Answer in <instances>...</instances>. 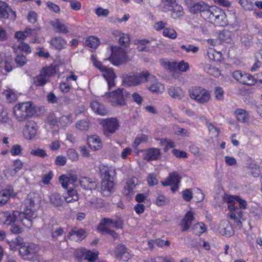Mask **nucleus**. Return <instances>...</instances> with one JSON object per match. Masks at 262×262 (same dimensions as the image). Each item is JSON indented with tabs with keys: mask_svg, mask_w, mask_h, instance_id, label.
Returning <instances> with one entry per match:
<instances>
[{
	"mask_svg": "<svg viewBox=\"0 0 262 262\" xmlns=\"http://www.w3.org/2000/svg\"><path fill=\"white\" fill-rule=\"evenodd\" d=\"M36 113V107L32 101L19 103L13 108L14 117L18 122L29 121Z\"/></svg>",
	"mask_w": 262,
	"mask_h": 262,
	"instance_id": "f257e3e1",
	"label": "nucleus"
},
{
	"mask_svg": "<svg viewBox=\"0 0 262 262\" xmlns=\"http://www.w3.org/2000/svg\"><path fill=\"white\" fill-rule=\"evenodd\" d=\"M205 20L217 27H224L228 24L225 13L216 7H211Z\"/></svg>",
	"mask_w": 262,
	"mask_h": 262,
	"instance_id": "f03ea898",
	"label": "nucleus"
},
{
	"mask_svg": "<svg viewBox=\"0 0 262 262\" xmlns=\"http://www.w3.org/2000/svg\"><path fill=\"white\" fill-rule=\"evenodd\" d=\"M37 206L35 200L30 195H28L24 201V212L21 213L23 214L24 220L27 222L28 226L32 225V220L35 219L37 216Z\"/></svg>",
	"mask_w": 262,
	"mask_h": 262,
	"instance_id": "7ed1b4c3",
	"label": "nucleus"
},
{
	"mask_svg": "<svg viewBox=\"0 0 262 262\" xmlns=\"http://www.w3.org/2000/svg\"><path fill=\"white\" fill-rule=\"evenodd\" d=\"M129 93L124 89L118 88L108 94V100L111 105L115 107H122L126 105V98Z\"/></svg>",
	"mask_w": 262,
	"mask_h": 262,
	"instance_id": "20e7f679",
	"label": "nucleus"
},
{
	"mask_svg": "<svg viewBox=\"0 0 262 262\" xmlns=\"http://www.w3.org/2000/svg\"><path fill=\"white\" fill-rule=\"evenodd\" d=\"M188 92L190 97L199 104H206L211 99L210 92L202 87H192Z\"/></svg>",
	"mask_w": 262,
	"mask_h": 262,
	"instance_id": "39448f33",
	"label": "nucleus"
},
{
	"mask_svg": "<svg viewBox=\"0 0 262 262\" xmlns=\"http://www.w3.org/2000/svg\"><path fill=\"white\" fill-rule=\"evenodd\" d=\"M112 54L109 60L113 64L119 66L128 60V57L124 48L119 47L111 48Z\"/></svg>",
	"mask_w": 262,
	"mask_h": 262,
	"instance_id": "423d86ee",
	"label": "nucleus"
},
{
	"mask_svg": "<svg viewBox=\"0 0 262 262\" xmlns=\"http://www.w3.org/2000/svg\"><path fill=\"white\" fill-rule=\"evenodd\" d=\"M99 123L102 125L103 134L106 137H110L114 134L119 126V121L116 118H114L101 119Z\"/></svg>",
	"mask_w": 262,
	"mask_h": 262,
	"instance_id": "0eeeda50",
	"label": "nucleus"
},
{
	"mask_svg": "<svg viewBox=\"0 0 262 262\" xmlns=\"http://www.w3.org/2000/svg\"><path fill=\"white\" fill-rule=\"evenodd\" d=\"M3 214L5 219L4 222L5 225H10L19 220L23 222L24 224L27 226L28 223H26V221L24 220L23 214H21V213L17 211H5L3 212Z\"/></svg>",
	"mask_w": 262,
	"mask_h": 262,
	"instance_id": "6e6552de",
	"label": "nucleus"
},
{
	"mask_svg": "<svg viewBox=\"0 0 262 262\" xmlns=\"http://www.w3.org/2000/svg\"><path fill=\"white\" fill-rule=\"evenodd\" d=\"M211 7L204 2H199L196 3L194 6L192 7L190 12L192 14L199 13L201 16L205 20Z\"/></svg>",
	"mask_w": 262,
	"mask_h": 262,
	"instance_id": "1a4fd4ad",
	"label": "nucleus"
},
{
	"mask_svg": "<svg viewBox=\"0 0 262 262\" xmlns=\"http://www.w3.org/2000/svg\"><path fill=\"white\" fill-rule=\"evenodd\" d=\"M36 251L37 247L34 244L23 245L19 249V254L24 259H29L36 253Z\"/></svg>",
	"mask_w": 262,
	"mask_h": 262,
	"instance_id": "9d476101",
	"label": "nucleus"
},
{
	"mask_svg": "<svg viewBox=\"0 0 262 262\" xmlns=\"http://www.w3.org/2000/svg\"><path fill=\"white\" fill-rule=\"evenodd\" d=\"M262 76V73H261ZM232 76L235 80L238 82H247L251 80L254 82H262V79H256L250 74L241 70H236L232 73Z\"/></svg>",
	"mask_w": 262,
	"mask_h": 262,
	"instance_id": "9b49d317",
	"label": "nucleus"
},
{
	"mask_svg": "<svg viewBox=\"0 0 262 262\" xmlns=\"http://www.w3.org/2000/svg\"><path fill=\"white\" fill-rule=\"evenodd\" d=\"M37 125L33 120L27 121L26 123L23 134L25 137L28 139H33L37 134Z\"/></svg>",
	"mask_w": 262,
	"mask_h": 262,
	"instance_id": "f8f14e48",
	"label": "nucleus"
},
{
	"mask_svg": "<svg viewBox=\"0 0 262 262\" xmlns=\"http://www.w3.org/2000/svg\"><path fill=\"white\" fill-rule=\"evenodd\" d=\"M99 171L102 180L115 179L116 173L113 167L101 164L99 166Z\"/></svg>",
	"mask_w": 262,
	"mask_h": 262,
	"instance_id": "ddd939ff",
	"label": "nucleus"
},
{
	"mask_svg": "<svg viewBox=\"0 0 262 262\" xmlns=\"http://www.w3.org/2000/svg\"><path fill=\"white\" fill-rule=\"evenodd\" d=\"M56 73V66L51 65L42 69L40 74L37 76L38 82H47L49 78Z\"/></svg>",
	"mask_w": 262,
	"mask_h": 262,
	"instance_id": "4468645a",
	"label": "nucleus"
},
{
	"mask_svg": "<svg viewBox=\"0 0 262 262\" xmlns=\"http://www.w3.org/2000/svg\"><path fill=\"white\" fill-rule=\"evenodd\" d=\"M115 257L119 260L127 261L130 258V255L126 247L122 244L117 245L115 249Z\"/></svg>",
	"mask_w": 262,
	"mask_h": 262,
	"instance_id": "2eb2a0df",
	"label": "nucleus"
},
{
	"mask_svg": "<svg viewBox=\"0 0 262 262\" xmlns=\"http://www.w3.org/2000/svg\"><path fill=\"white\" fill-rule=\"evenodd\" d=\"M79 182L81 187L85 190H95L98 186L97 182L95 179L86 177H80Z\"/></svg>",
	"mask_w": 262,
	"mask_h": 262,
	"instance_id": "dca6fc26",
	"label": "nucleus"
},
{
	"mask_svg": "<svg viewBox=\"0 0 262 262\" xmlns=\"http://www.w3.org/2000/svg\"><path fill=\"white\" fill-rule=\"evenodd\" d=\"M13 187L11 185H8L6 188L0 191V206L6 204L11 196H15Z\"/></svg>",
	"mask_w": 262,
	"mask_h": 262,
	"instance_id": "f3484780",
	"label": "nucleus"
},
{
	"mask_svg": "<svg viewBox=\"0 0 262 262\" xmlns=\"http://www.w3.org/2000/svg\"><path fill=\"white\" fill-rule=\"evenodd\" d=\"M194 219V214L192 211H188L186 213L180 224L182 232H185L190 228Z\"/></svg>",
	"mask_w": 262,
	"mask_h": 262,
	"instance_id": "a211bd4d",
	"label": "nucleus"
},
{
	"mask_svg": "<svg viewBox=\"0 0 262 262\" xmlns=\"http://www.w3.org/2000/svg\"><path fill=\"white\" fill-rule=\"evenodd\" d=\"M10 14L13 15L11 18L14 20L16 18L15 12L9 7L7 3L0 1V17L8 18Z\"/></svg>",
	"mask_w": 262,
	"mask_h": 262,
	"instance_id": "6ab92c4d",
	"label": "nucleus"
},
{
	"mask_svg": "<svg viewBox=\"0 0 262 262\" xmlns=\"http://www.w3.org/2000/svg\"><path fill=\"white\" fill-rule=\"evenodd\" d=\"M115 179L102 180L101 190L104 195H108L114 190Z\"/></svg>",
	"mask_w": 262,
	"mask_h": 262,
	"instance_id": "aec40b11",
	"label": "nucleus"
},
{
	"mask_svg": "<svg viewBox=\"0 0 262 262\" xmlns=\"http://www.w3.org/2000/svg\"><path fill=\"white\" fill-rule=\"evenodd\" d=\"M91 107L94 112L101 116L106 115L108 113V111L104 105L97 101H92Z\"/></svg>",
	"mask_w": 262,
	"mask_h": 262,
	"instance_id": "412c9836",
	"label": "nucleus"
},
{
	"mask_svg": "<svg viewBox=\"0 0 262 262\" xmlns=\"http://www.w3.org/2000/svg\"><path fill=\"white\" fill-rule=\"evenodd\" d=\"M88 143L90 148L95 150L101 149L102 146L101 140L97 135H93L89 137Z\"/></svg>",
	"mask_w": 262,
	"mask_h": 262,
	"instance_id": "4be33fe9",
	"label": "nucleus"
},
{
	"mask_svg": "<svg viewBox=\"0 0 262 262\" xmlns=\"http://www.w3.org/2000/svg\"><path fill=\"white\" fill-rule=\"evenodd\" d=\"M234 115L237 120L241 123H245L249 121L250 115L249 113L245 109L237 108L234 111Z\"/></svg>",
	"mask_w": 262,
	"mask_h": 262,
	"instance_id": "5701e85b",
	"label": "nucleus"
},
{
	"mask_svg": "<svg viewBox=\"0 0 262 262\" xmlns=\"http://www.w3.org/2000/svg\"><path fill=\"white\" fill-rule=\"evenodd\" d=\"M122 82H141V73L130 72L122 74L121 76Z\"/></svg>",
	"mask_w": 262,
	"mask_h": 262,
	"instance_id": "b1692460",
	"label": "nucleus"
},
{
	"mask_svg": "<svg viewBox=\"0 0 262 262\" xmlns=\"http://www.w3.org/2000/svg\"><path fill=\"white\" fill-rule=\"evenodd\" d=\"M67 236L69 238L72 239H74V236H75L77 238V239L81 240L86 237V234L84 229L75 227L69 232Z\"/></svg>",
	"mask_w": 262,
	"mask_h": 262,
	"instance_id": "393cba45",
	"label": "nucleus"
},
{
	"mask_svg": "<svg viewBox=\"0 0 262 262\" xmlns=\"http://www.w3.org/2000/svg\"><path fill=\"white\" fill-rule=\"evenodd\" d=\"M181 181V178L177 172H173L169 174L168 177L162 184L164 186H170L174 184H179Z\"/></svg>",
	"mask_w": 262,
	"mask_h": 262,
	"instance_id": "a878e982",
	"label": "nucleus"
},
{
	"mask_svg": "<svg viewBox=\"0 0 262 262\" xmlns=\"http://www.w3.org/2000/svg\"><path fill=\"white\" fill-rule=\"evenodd\" d=\"M160 155L159 149L156 148H150L147 149L144 154V159L147 161L157 160Z\"/></svg>",
	"mask_w": 262,
	"mask_h": 262,
	"instance_id": "bb28decb",
	"label": "nucleus"
},
{
	"mask_svg": "<svg viewBox=\"0 0 262 262\" xmlns=\"http://www.w3.org/2000/svg\"><path fill=\"white\" fill-rule=\"evenodd\" d=\"M51 46L58 50L64 49L67 45L66 40L61 37L52 38L50 41Z\"/></svg>",
	"mask_w": 262,
	"mask_h": 262,
	"instance_id": "cd10ccee",
	"label": "nucleus"
},
{
	"mask_svg": "<svg viewBox=\"0 0 262 262\" xmlns=\"http://www.w3.org/2000/svg\"><path fill=\"white\" fill-rule=\"evenodd\" d=\"M87 201L90 203L92 207L96 209L102 208L105 206L104 201L98 197H93L90 199L86 198Z\"/></svg>",
	"mask_w": 262,
	"mask_h": 262,
	"instance_id": "c85d7f7f",
	"label": "nucleus"
},
{
	"mask_svg": "<svg viewBox=\"0 0 262 262\" xmlns=\"http://www.w3.org/2000/svg\"><path fill=\"white\" fill-rule=\"evenodd\" d=\"M220 228L223 233L228 236L233 234V230L231 224L227 221L222 222L220 225Z\"/></svg>",
	"mask_w": 262,
	"mask_h": 262,
	"instance_id": "c756f323",
	"label": "nucleus"
},
{
	"mask_svg": "<svg viewBox=\"0 0 262 262\" xmlns=\"http://www.w3.org/2000/svg\"><path fill=\"white\" fill-rule=\"evenodd\" d=\"M23 163L19 160L17 159L13 162L12 167L9 168L7 172L11 176H14L23 167Z\"/></svg>",
	"mask_w": 262,
	"mask_h": 262,
	"instance_id": "7c9ffc66",
	"label": "nucleus"
},
{
	"mask_svg": "<svg viewBox=\"0 0 262 262\" xmlns=\"http://www.w3.org/2000/svg\"><path fill=\"white\" fill-rule=\"evenodd\" d=\"M64 199L67 203H71L77 201L79 196L76 190L70 189L68 190L64 196Z\"/></svg>",
	"mask_w": 262,
	"mask_h": 262,
	"instance_id": "2f4dec72",
	"label": "nucleus"
},
{
	"mask_svg": "<svg viewBox=\"0 0 262 262\" xmlns=\"http://www.w3.org/2000/svg\"><path fill=\"white\" fill-rule=\"evenodd\" d=\"M51 203L55 207L61 206L63 203L61 196L56 193H52L50 196Z\"/></svg>",
	"mask_w": 262,
	"mask_h": 262,
	"instance_id": "473e14b6",
	"label": "nucleus"
},
{
	"mask_svg": "<svg viewBox=\"0 0 262 262\" xmlns=\"http://www.w3.org/2000/svg\"><path fill=\"white\" fill-rule=\"evenodd\" d=\"M171 8V16L174 19H177L182 16L184 14L183 8L180 5H178L177 3L173 5Z\"/></svg>",
	"mask_w": 262,
	"mask_h": 262,
	"instance_id": "72a5a7b5",
	"label": "nucleus"
},
{
	"mask_svg": "<svg viewBox=\"0 0 262 262\" xmlns=\"http://www.w3.org/2000/svg\"><path fill=\"white\" fill-rule=\"evenodd\" d=\"M103 73V76L107 81V82H114V80L116 78V76L114 72V70L112 68H108L107 67L106 69L102 72Z\"/></svg>",
	"mask_w": 262,
	"mask_h": 262,
	"instance_id": "f704fd0d",
	"label": "nucleus"
},
{
	"mask_svg": "<svg viewBox=\"0 0 262 262\" xmlns=\"http://www.w3.org/2000/svg\"><path fill=\"white\" fill-rule=\"evenodd\" d=\"M161 64L166 69L169 70L170 72H174L177 70L176 61L170 62L166 59H162L160 60Z\"/></svg>",
	"mask_w": 262,
	"mask_h": 262,
	"instance_id": "c9c22d12",
	"label": "nucleus"
},
{
	"mask_svg": "<svg viewBox=\"0 0 262 262\" xmlns=\"http://www.w3.org/2000/svg\"><path fill=\"white\" fill-rule=\"evenodd\" d=\"M168 94L173 98L181 99L183 96V93L179 87H170L168 89Z\"/></svg>",
	"mask_w": 262,
	"mask_h": 262,
	"instance_id": "e433bc0d",
	"label": "nucleus"
},
{
	"mask_svg": "<svg viewBox=\"0 0 262 262\" xmlns=\"http://www.w3.org/2000/svg\"><path fill=\"white\" fill-rule=\"evenodd\" d=\"M193 233L196 235H200L201 234L205 233L206 230V226L203 223H198L195 224L192 228Z\"/></svg>",
	"mask_w": 262,
	"mask_h": 262,
	"instance_id": "4c0bfd02",
	"label": "nucleus"
},
{
	"mask_svg": "<svg viewBox=\"0 0 262 262\" xmlns=\"http://www.w3.org/2000/svg\"><path fill=\"white\" fill-rule=\"evenodd\" d=\"M51 25L57 29L58 33H67L68 32V29L66 26L61 23L59 19H56L55 21H52Z\"/></svg>",
	"mask_w": 262,
	"mask_h": 262,
	"instance_id": "58836bf2",
	"label": "nucleus"
},
{
	"mask_svg": "<svg viewBox=\"0 0 262 262\" xmlns=\"http://www.w3.org/2000/svg\"><path fill=\"white\" fill-rule=\"evenodd\" d=\"M3 93L5 96L7 101L9 103L13 102L17 99L16 94L15 92L11 89H8L5 90Z\"/></svg>",
	"mask_w": 262,
	"mask_h": 262,
	"instance_id": "ea45409f",
	"label": "nucleus"
},
{
	"mask_svg": "<svg viewBox=\"0 0 262 262\" xmlns=\"http://www.w3.org/2000/svg\"><path fill=\"white\" fill-rule=\"evenodd\" d=\"M149 90L153 93L161 94L164 91L165 86L162 83H154L149 86Z\"/></svg>",
	"mask_w": 262,
	"mask_h": 262,
	"instance_id": "a19ab883",
	"label": "nucleus"
},
{
	"mask_svg": "<svg viewBox=\"0 0 262 262\" xmlns=\"http://www.w3.org/2000/svg\"><path fill=\"white\" fill-rule=\"evenodd\" d=\"M207 55L209 58L214 61H219L221 58V53L216 52L212 48H209L207 50Z\"/></svg>",
	"mask_w": 262,
	"mask_h": 262,
	"instance_id": "79ce46f5",
	"label": "nucleus"
},
{
	"mask_svg": "<svg viewBox=\"0 0 262 262\" xmlns=\"http://www.w3.org/2000/svg\"><path fill=\"white\" fill-rule=\"evenodd\" d=\"M73 122L72 115L70 114L68 115L62 116L59 118V122L61 125L67 127L71 124Z\"/></svg>",
	"mask_w": 262,
	"mask_h": 262,
	"instance_id": "37998d69",
	"label": "nucleus"
},
{
	"mask_svg": "<svg viewBox=\"0 0 262 262\" xmlns=\"http://www.w3.org/2000/svg\"><path fill=\"white\" fill-rule=\"evenodd\" d=\"M238 3L246 11L254 10V4L250 0H239Z\"/></svg>",
	"mask_w": 262,
	"mask_h": 262,
	"instance_id": "c03bdc74",
	"label": "nucleus"
},
{
	"mask_svg": "<svg viewBox=\"0 0 262 262\" xmlns=\"http://www.w3.org/2000/svg\"><path fill=\"white\" fill-rule=\"evenodd\" d=\"M98 230L102 232L103 234H110L114 239H117L119 237V234L114 230L110 229L108 227L101 226V227H98Z\"/></svg>",
	"mask_w": 262,
	"mask_h": 262,
	"instance_id": "a18cd8bd",
	"label": "nucleus"
},
{
	"mask_svg": "<svg viewBox=\"0 0 262 262\" xmlns=\"http://www.w3.org/2000/svg\"><path fill=\"white\" fill-rule=\"evenodd\" d=\"M85 45L92 49H95L97 47L99 43L98 38L94 36H90L85 40Z\"/></svg>",
	"mask_w": 262,
	"mask_h": 262,
	"instance_id": "49530a36",
	"label": "nucleus"
},
{
	"mask_svg": "<svg viewBox=\"0 0 262 262\" xmlns=\"http://www.w3.org/2000/svg\"><path fill=\"white\" fill-rule=\"evenodd\" d=\"M204 70L209 74L216 77L220 74V72L217 68L212 66L210 64H206L204 67Z\"/></svg>",
	"mask_w": 262,
	"mask_h": 262,
	"instance_id": "de8ad7c7",
	"label": "nucleus"
},
{
	"mask_svg": "<svg viewBox=\"0 0 262 262\" xmlns=\"http://www.w3.org/2000/svg\"><path fill=\"white\" fill-rule=\"evenodd\" d=\"M151 41H155V39H152L151 40L143 39L141 40H138L136 43L139 44V46L137 47V50L139 52L147 51L148 48L145 46L146 44L149 43Z\"/></svg>",
	"mask_w": 262,
	"mask_h": 262,
	"instance_id": "09e8293b",
	"label": "nucleus"
},
{
	"mask_svg": "<svg viewBox=\"0 0 262 262\" xmlns=\"http://www.w3.org/2000/svg\"><path fill=\"white\" fill-rule=\"evenodd\" d=\"M27 60L26 56L21 54H18L14 59L17 66L19 67L24 66L27 63Z\"/></svg>",
	"mask_w": 262,
	"mask_h": 262,
	"instance_id": "8fccbe9b",
	"label": "nucleus"
},
{
	"mask_svg": "<svg viewBox=\"0 0 262 262\" xmlns=\"http://www.w3.org/2000/svg\"><path fill=\"white\" fill-rule=\"evenodd\" d=\"M180 48L181 49L185 51L187 53L191 52L193 54L197 53L199 50L198 47L191 44L182 45L181 46Z\"/></svg>",
	"mask_w": 262,
	"mask_h": 262,
	"instance_id": "3c124183",
	"label": "nucleus"
},
{
	"mask_svg": "<svg viewBox=\"0 0 262 262\" xmlns=\"http://www.w3.org/2000/svg\"><path fill=\"white\" fill-rule=\"evenodd\" d=\"M169 202V200L163 194H159L156 199L155 204L158 206H164Z\"/></svg>",
	"mask_w": 262,
	"mask_h": 262,
	"instance_id": "603ef678",
	"label": "nucleus"
},
{
	"mask_svg": "<svg viewBox=\"0 0 262 262\" xmlns=\"http://www.w3.org/2000/svg\"><path fill=\"white\" fill-rule=\"evenodd\" d=\"M98 252L97 251H87L85 254V259L90 262L95 261L98 258Z\"/></svg>",
	"mask_w": 262,
	"mask_h": 262,
	"instance_id": "864d4df0",
	"label": "nucleus"
},
{
	"mask_svg": "<svg viewBox=\"0 0 262 262\" xmlns=\"http://www.w3.org/2000/svg\"><path fill=\"white\" fill-rule=\"evenodd\" d=\"M30 154L33 156H36L41 158H44L47 156L46 150L39 148L32 149L30 151Z\"/></svg>",
	"mask_w": 262,
	"mask_h": 262,
	"instance_id": "5fc2aeb1",
	"label": "nucleus"
},
{
	"mask_svg": "<svg viewBox=\"0 0 262 262\" xmlns=\"http://www.w3.org/2000/svg\"><path fill=\"white\" fill-rule=\"evenodd\" d=\"M157 80L156 77L150 74L148 72L141 73V81H145L146 82H155Z\"/></svg>",
	"mask_w": 262,
	"mask_h": 262,
	"instance_id": "6e6d98bb",
	"label": "nucleus"
},
{
	"mask_svg": "<svg viewBox=\"0 0 262 262\" xmlns=\"http://www.w3.org/2000/svg\"><path fill=\"white\" fill-rule=\"evenodd\" d=\"M75 126L80 130L86 131L89 128V123L85 120H81L76 123Z\"/></svg>",
	"mask_w": 262,
	"mask_h": 262,
	"instance_id": "4d7b16f0",
	"label": "nucleus"
},
{
	"mask_svg": "<svg viewBox=\"0 0 262 262\" xmlns=\"http://www.w3.org/2000/svg\"><path fill=\"white\" fill-rule=\"evenodd\" d=\"M119 43L124 47H127L130 44V37L128 34L122 33L119 39Z\"/></svg>",
	"mask_w": 262,
	"mask_h": 262,
	"instance_id": "13d9d810",
	"label": "nucleus"
},
{
	"mask_svg": "<svg viewBox=\"0 0 262 262\" xmlns=\"http://www.w3.org/2000/svg\"><path fill=\"white\" fill-rule=\"evenodd\" d=\"M148 140V136L146 135L142 134L137 136L133 143V146L135 148L137 147L141 143L145 142Z\"/></svg>",
	"mask_w": 262,
	"mask_h": 262,
	"instance_id": "bf43d9fd",
	"label": "nucleus"
},
{
	"mask_svg": "<svg viewBox=\"0 0 262 262\" xmlns=\"http://www.w3.org/2000/svg\"><path fill=\"white\" fill-rule=\"evenodd\" d=\"M214 95L217 100L223 101L224 99V91L222 88L216 86L214 89Z\"/></svg>",
	"mask_w": 262,
	"mask_h": 262,
	"instance_id": "052dcab7",
	"label": "nucleus"
},
{
	"mask_svg": "<svg viewBox=\"0 0 262 262\" xmlns=\"http://www.w3.org/2000/svg\"><path fill=\"white\" fill-rule=\"evenodd\" d=\"M67 154L69 159L71 160L72 161H76L79 159L78 154L74 149H69L67 151Z\"/></svg>",
	"mask_w": 262,
	"mask_h": 262,
	"instance_id": "680f3d73",
	"label": "nucleus"
},
{
	"mask_svg": "<svg viewBox=\"0 0 262 262\" xmlns=\"http://www.w3.org/2000/svg\"><path fill=\"white\" fill-rule=\"evenodd\" d=\"M123 192L126 196H131L135 193V188L126 183L124 186Z\"/></svg>",
	"mask_w": 262,
	"mask_h": 262,
	"instance_id": "e2e57ef3",
	"label": "nucleus"
},
{
	"mask_svg": "<svg viewBox=\"0 0 262 262\" xmlns=\"http://www.w3.org/2000/svg\"><path fill=\"white\" fill-rule=\"evenodd\" d=\"M163 35L171 39H174L177 37V32L172 29L165 28L163 32Z\"/></svg>",
	"mask_w": 262,
	"mask_h": 262,
	"instance_id": "0e129e2a",
	"label": "nucleus"
},
{
	"mask_svg": "<svg viewBox=\"0 0 262 262\" xmlns=\"http://www.w3.org/2000/svg\"><path fill=\"white\" fill-rule=\"evenodd\" d=\"M189 69L188 63L185 62L184 60H182L179 62H177V69L182 72H185Z\"/></svg>",
	"mask_w": 262,
	"mask_h": 262,
	"instance_id": "69168bd1",
	"label": "nucleus"
},
{
	"mask_svg": "<svg viewBox=\"0 0 262 262\" xmlns=\"http://www.w3.org/2000/svg\"><path fill=\"white\" fill-rule=\"evenodd\" d=\"M17 48L21 51H24L27 54L31 53V49L30 46L24 41H20L17 46Z\"/></svg>",
	"mask_w": 262,
	"mask_h": 262,
	"instance_id": "338daca9",
	"label": "nucleus"
},
{
	"mask_svg": "<svg viewBox=\"0 0 262 262\" xmlns=\"http://www.w3.org/2000/svg\"><path fill=\"white\" fill-rule=\"evenodd\" d=\"M46 122L52 126L56 125L57 120L55 115L54 113L49 114L47 117Z\"/></svg>",
	"mask_w": 262,
	"mask_h": 262,
	"instance_id": "774afa93",
	"label": "nucleus"
}]
</instances>
